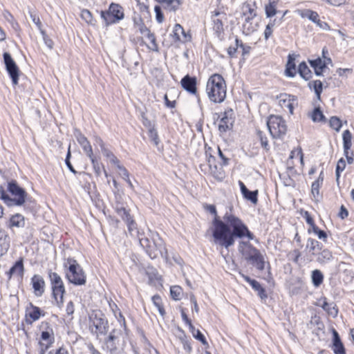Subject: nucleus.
<instances>
[{"mask_svg":"<svg viewBox=\"0 0 354 354\" xmlns=\"http://www.w3.org/2000/svg\"><path fill=\"white\" fill-rule=\"evenodd\" d=\"M206 209L215 215L212 230L214 244L228 249L234 245L236 238L247 237L249 240L254 239V234L239 217L226 212L221 220L216 214L214 205H207Z\"/></svg>","mask_w":354,"mask_h":354,"instance_id":"nucleus-1","label":"nucleus"},{"mask_svg":"<svg viewBox=\"0 0 354 354\" xmlns=\"http://www.w3.org/2000/svg\"><path fill=\"white\" fill-rule=\"evenodd\" d=\"M139 242L151 259H155L159 255L165 259H168V253L164 241L158 233L151 232L150 237L139 238Z\"/></svg>","mask_w":354,"mask_h":354,"instance_id":"nucleus-2","label":"nucleus"},{"mask_svg":"<svg viewBox=\"0 0 354 354\" xmlns=\"http://www.w3.org/2000/svg\"><path fill=\"white\" fill-rule=\"evenodd\" d=\"M206 93L209 100L214 103H221L226 97V84L220 74L212 75L206 84Z\"/></svg>","mask_w":354,"mask_h":354,"instance_id":"nucleus-3","label":"nucleus"},{"mask_svg":"<svg viewBox=\"0 0 354 354\" xmlns=\"http://www.w3.org/2000/svg\"><path fill=\"white\" fill-rule=\"evenodd\" d=\"M8 190L12 197L6 193L2 187H0V198L8 206H21L24 204L27 193L16 181L12 180L8 183Z\"/></svg>","mask_w":354,"mask_h":354,"instance_id":"nucleus-4","label":"nucleus"},{"mask_svg":"<svg viewBox=\"0 0 354 354\" xmlns=\"http://www.w3.org/2000/svg\"><path fill=\"white\" fill-rule=\"evenodd\" d=\"M238 250L248 262H250L259 270L265 268L266 261L260 251L249 241H241L239 243Z\"/></svg>","mask_w":354,"mask_h":354,"instance_id":"nucleus-5","label":"nucleus"},{"mask_svg":"<svg viewBox=\"0 0 354 354\" xmlns=\"http://www.w3.org/2000/svg\"><path fill=\"white\" fill-rule=\"evenodd\" d=\"M64 266L68 268L66 278L70 283L76 286L84 285L86 281V276L80 265L73 258H68L64 263Z\"/></svg>","mask_w":354,"mask_h":354,"instance_id":"nucleus-6","label":"nucleus"},{"mask_svg":"<svg viewBox=\"0 0 354 354\" xmlns=\"http://www.w3.org/2000/svg\"><path fill=\"white\" fill-rule=\"evenodd\" d=\"M48 277L50 281L52 294L57 306L62 308L64 304V295L66 292L64 282L61 277L54 272H49Z\"/></svg>","mask_w":354,"mask_h":354,"instance_id":"nucleus-7","label":"nucleus"},{"mask_svg":"<svg viewBox=\"0 0 354 354\" xmlns=\"http://www.w3.org/2000/svg\"><path fill=\"white\" fill-rule=\"evenodd\" d=\"M100 16L105 26H108L119 22L124 18V14L123 8L119 4L112 3L108 10L101 11Z\"/></svg>","mask_w":354,"mask_h":354,"instance_id":"nucleus-8","label":"nucleus"},{"mask_svg":"<svg viewBox=\"0 0 354 354\" xmlns=\"http://www.w3.org/2000/svg\"><path fill=\"white\" fill-rule=\"evenodd\" d=\"M267 126L274 138H281L287 132V125L281 116L270 115L267 121Z\"/></svg>","mask_w":354,"mask_h":354,"instance_id":"nucleus-9","label":"nucleus"},{"mask_svg":"<svg viewBox=\"0 0 354 354\" xmlns=\"http://www.w3.org/2000/svg\"><path fill=\"white\" fill-rule=\"evenodd\" d=\"M106 345L112 354H119L123 351L124 340L120 330L113 329L106 340Z\"/></svg>","mask_w":354,"mask_h":354,"instance_id":"nucleus-10","label":"nucleus"},{"mask_svg":"<svg viewBox=\"0 0 354 354\" xmlns=\"http://www.w3.org/2000/svg\"><path fill=\"white\" fill-rule=\"evenodd\" d=\"M89 328L97 336L105 335L108 332V321L101 313L93 314L90 317Z\"/></svg>","mask_w":354,"mask_h":354,"instance_id":"nucleus-11","label":"nucleus"},{"mask_svg":"<svg viewBox=\"0 0 354 354\" xmlns=\"http://www.w3.org/2000/svg\"><path fill=\"white\" fill-rule=\"evenodd\" d=\"M6 69L12 79V84L17 85L19 80V69L9 53L3 54Z\"/></svg>","mask_w":354,"mask_h":354,"instance_id":"nucleus-12","label":"nucleus"},{"mask_svg":"<svg viewBox=\"0 0 354 354\" xmlns=\"http://www.w3.org/2000/svg\"><path fill=\"white\" fill-rule=\"evenodd\" d=\"M212 20L213 30L218 37H221L224 32V21H227V15L225 12L215 10L212 12Z\"/></svg>","mask_w":354,"mask_h":354,"instance_id":"nucleus-13","label":"nucleus"},{"mask_svg":"<svg viewBox=\"0 0 354 354\" xmlns=\"http://www.w3.org/2000/svg\"><path fill=\"white\" fill-rule=\"evenodd\" d=\"M299 14L302 18L308 19L313 23L316 24L317 26H319L320 28H322L323 30H328L329 29V26L328 25V24L324 21H322L319 19V16L317 12L311 10L306 9V10H301L299 12Z\"/></svg>","mask_w":354,"mask_h":354,"instance_id":"nucleus-14","label":"nucleus"},{"mask_svg":"<svg viewBox=\"0 0 354 354\" xmlns=\"http://www.w3.org/2000/svg\"><path fill=\"white\" fill-rule=\"evenodd\" d=\"M233 111L230 109L228 111H225L222 114V117L218 122V130L221 133H225L230 130L233 127L234 120L232 118Z\"/></svg>","mask_w":354,"mask_h":354,"instance_id":"nucleus-15","label":"nucleus"},{"mask_svg":"<svg viewBox=\"0 0 354 354\" xmlns=\"http://www.w3.org/2000/svg\"><path fill=\"white\" fill-rule=\"evenodd\" d=\"M279 104L283 109H287L290 114L293 113L296 97L287 93H281L279 97Z\"/></svg>","mask_w":354,"mask_h":354,"instance_id":"nucleus-16","label":"nucleus"},{"mask_svg":"<svg viewBox=\"0 0 354 354\" xmlns=\"http://www.w3.org/2000/svg\"><path fill=\"white\" fill-rule=\"evenodd\" d=\"M342 138H343V145H344V155L347 159L348 164H352L353 162V158L352 156L353 153H351V155H349V150L351 147V139H352V135L349 130H345L343 132L342 134Z\"/></svg>","mask_w":354,"mask_h":354,"instance_id":"nucleus-17","label":"nucleus"},{"mask_svg":"<svg viewBox=\"0 0 354 354\" xmlns=\"http://www.w3.org/2000/svg\"><path fill=\"white\" fill-rule=\"evenodd\" d=\"M31 283L35 295L37 297L42 296L45 289V281L44 278L39 274H35L31 278Z\"/></svg>","mask_w":354,"mask_h":354,"instance_id":"nucleus-18","label":"nucleus"},{"mask_svg":"<svg viewBox=\"0 0 354 354\" xmlns=\"http://www.w3.org/2000/svg\"><path fill=\"white\" fill-rule=\"evenodd\" d=\"M317 305L322 307L328 315L333 317H335L338 314V309L337 306L333 302L328 303L326 297L319 299Z\"/></svg>","mask_w":354,"mask_h":354,"instance_id":"nucleus-19","label":"nucleus"},{"mask_svg":"<svg viewBox=\"0 0 354 354\" xmlns=\"http://www.w3.org/2000/svg\"><path fill=\"white\" fill-rule=\"evenodd\" d=\"M171 37L176 41H181L183 43L189 41L191 39L190 35L185 32L183 26L179 24H176L174 26Z\"/></svg>","mask_w":354,"mask_h":354,"instance_id":"nucleus-20","label":"nucleus"},{"mask_svg":"<svg viewBox=\"0 0 354 354\" xmlns=\"http://www.w3.org/2000/svg\"><path fill=\"white\" fill-rule=\"evenodd\" d=\"M182 87L192 94L196 93V80L195 77L185 75L180 81Z\"/></svg>","mask_w":354,"mask_h":354,"instance_id":"nucleus-21","label":"nucleus"},{"mask_svg":"<svg viewBox=\"0 0 354 354\" xmlns=\"http://www.w3.org/2000/svg\"><path fill=\"white\" fill-rule=\"evenodd\" d=\"M74 134L78 143L81 145L86 156L91 155L93 152V149L87 138L78 130H75Z\"/></svg>","mask_w":354,"mask_h":354,"instance_id":"nucleus-22","label":"nucleus"},{"mask_svg":"<svg viewBox=\"0 0 354 354\" xmlns=\"http://www.w3.org/2000/svg\"><path fill=\"white\" fill-rule=\"evenodd\" d=\"M239 185L243 197L253 204H257L258 202V190L250 191L241 180L239 181Z\"/></svg>","mask_w":354,"mask_h":354,"instance_id":"nucleus-23","label":"nucleus"},{"mask_svg":"<svg viewBox=\"0 0 354 354\" xmlns=\"http://www.w3.org/2000/svg\"><path fill=\"white\" fill-rule=\"evenodd\" d=\"M333 345L332 349L335 354H346L344 346L340 339L339 335L336 330H333Z\"/></svg>","mask_w":354,"mask_h":354,"instance_id":"nucleus-24","label":"nucleus"},{"mask_svg":"<svg viewBox=\"0 0 354 354\" xmlns=\"http://www.w3.org/2000/svg\"><path fill=\"white\" fill-rule=\"evenodd\" d=\"M41 315V309L39 307L34 306L32 303H30L26 307V317L27 319L30 318L31 319L30 323L38 320Z\"/></svg>","mask_w":354,"mask_h":354,"instance_id":"nucleus-25","label":"nucleus"},{"mask_svg":"<svg viewBox=\"0 0 354 354\" xmlns=\"http://www.w3.org/2000/svg\"><path fill=\"white\" fill-rule=\"evenodd\" d=\"M24 272L23 259L18 260L14 266L7 272V275L10 279L12 276L22 277Z\"/></svg>","mask_w":354,"mask_h":354,"instance_id":"nucleus-26","label":"nucleus"},{"mask_svg":"<svg viewBox=\"0 0 354 354\" xmlns=\"http://www.w3.org/2000/svg\"><path fill=\"white\" fill-rule=\"evenodd\" d=\"M9 247V236L4 230L0 228V257L6 253Z\"/></svg>","mask_w":354,"mask_h":354,"instance_id":"nucleus-27","label":"nucleus"},{"mask_svg":"<svg viewBox=\"0 0 354 354\" xmlns=\"http://www.w3.org/2000/svg\"><path fill=\"white\" fill-rule=\"evenodd\" d=\"M25 225L24 217L20 214H15L12 215L9 221L8 222L7 227L9 228L12 227H24Z\"/></svg>","mask_w":354,"mask_h":354,"instance_id":"nucleus-28","label":"nucleus"},{"mask_svg":"<svg viewBox=\"0 0 354 354\" xmlns=\"http://www.w3.org/2000/svg\"><path fill=\"white\" fill-rule=\"evenodd\" d=\"M254 18L245 17L243 24V32L250 35L257 29L258 24L254 21Z\"/></svg>","mask_w":354,"mask_h":354,"instance_id":"nucleus-29","label":"nucleus"},{"mask_svg":"<svg viewBox=\"0 0 354 354\" xmlns=\"http://www.w3.org/2000/svg\"><path fill=\"white\" fill-rule=\"evenodd\" d=\"M309 62L311 67L313 68L315 75L317 76L322 75L323 71L326 68L325 63L322 61V59L317 57L315 59L310 60Z\"/></svg>","mask_w":354,"mask_h":354,"instance_id":"nucleus-30","label":"nucleus"},{"mask_svg":"<svg viewBox=\"0 0 354 354\" xmlns=\"http://www.w3.org/2000/svg\"><path fill=\"white\" fill-rule=\"evenodd\" d=\"M306 250L315 255L321 250L320 244L317 241L309 238L307 240Z\"/></svg>","mask_w":354,"mask_h":354,"instance_id":"nucleus-31","label":"nucleus"},{"mask_svg":"<svg viewBox=\"0 0 354 354\" xmlns=\"http://www.w3.org/2000/svg\"><path fill=\"white\" fill-rule=\"evenodd\" d=\"M125 223L127 225L128 231L131 236H136V237H138V239H139V238L142 237V234L137 230V225H136V222L132 219L131 217L130 218L127 219L125 221Z\"/></svg>","mask_w":354,"mask_h":354,"instance_id":"nucleus-32","label":"nucleus"},{"mask_svg":"<svg viewBox=\"0 0 354 354\" xmlns=\"http://www.w3.org/2000/svg\"><path fill=\"white\" fill-rule=\"evenodd\" d=\"M243 15L245 17L254 18L257 15L256 8L254 5L249 3H244L242 6Z\"/></svg>","mask_w":354,"mask_h":354,"instance_id":"nucleus-33","label":"nucleus"},{"mask_svg":"<svg viewBox=\"0 0 354 354\" xmlns=\"http://www.w3.org/2000/svg\"><path fill=\"white\" fill-rule=\"evenodd\" d=\"M322 185V180L317 179L314 181L311 185V194L313 199L315 201H318L320 198L319 188Z\"/></svg>","mask_w":354,"mask_h":354,"instance_id":"nucleus-34","label":"nucleus"},{"mask_svg":"<svg viewBox=\"0 0 354 354\" xmlns=\"http://www.w3.org/2000/svg\"><path fill=\"white\" fill-rule=\"evenodd\" d=\"M298 72L301 77L306 80H309L312 76L310 70L304 62L299 64Z\"/></svg>","mask_w":354,"mask_h":354,"instance_id":"nucleus-35","label":"nucleus"},{"mask_svg":"<svg viewBox=\"0 0 354 354\" xmlns=\"http://www.w3.org/2000/svg\"><path fill=\"white\" fill-rule=\"evenodd\" d=\"M312 283L315 287H319L324 281V275L319 270H315L311 274Z\"/></svg>","mask_w":354,"mask_h":354,"instance_id":"nucleus-36","label":"nucleus"},{"mask_svg":"<svg viewBox=\"0 0 354 354\" xmlns=\"http://www.w3.org/2000/svg\"><path fill=\"white\" fill-rule=\"evenodd\" d=\"M278 3L269 1V3L266 6V15L267 17H272L277 14H281V12L277 10Z\"/></svg>","mask_w":354,"mask_h":354,"instance_id":"nucleus-37","label":"nucleus"},{"mask_svg":"<svg viewBox=\"0 0 354 354\" xmlns=\"http://www.w3.org/2000/svg\"><path fill=\"white\" fill-rule=\"evenodd\" d=\"M296 73V66L295 59L291 56H288V60L286 64V75L288 77H294Z\"/></svg>","mask_w":354,"mask_h":354,"instance_id":"nucleus-38","label":"nucleus"},{"mask_svg":"<svg viewBox=\"0 0 354 354\" xmlns=\"http://www.w3.org/2000/svg\"><path fill=\"white\" fill-rule=\"evenodd\" d=\"M3 16L4 19L10 23L12 28L15 30L18 31L19 30V25L17 21L15 19L13 15L8 10H4L3 12Z\"/></svg>","mask_w":354,"mask_h":354,"instance_id":"nucleus-39","label":"nucleus"},{"mask_svg":"<svg viewBox=\"0 0 354 354\" xmlns=\"http://www.w3.org/2000/svg\"><path fill=\"white\" fill-rule=\"evenodd\" d=\"M251 286L252 288L257 292L258 295L261 297V299H264L268 297V295L266 292L265 289L261 286V285L257 281H252Z\"/></svg>","mask_w":354,"mask_h":354,"instance_id":"nucleus-40","label":"nucleus"},{"mask_svg":"<svg viewBox=\"0 0 354 354\" xmlns=\"http://www.w3.org/2000/svg\"><path fill=\"white\" fill-rule=\"evenodd\" d=\"M115 212L117 214L121 216V218L126 221L127 219L130 218L131 216L128 210L126 209L125 207L122 205H117L115 207Z\"/></svg>","mask_w":354,"mask_h":354,"instance_id":"nucleus-41","label":"nucleus"},{"mask_svg":"<svg viewBox=\"0 0 354 354\" xmlns=\"http://www.w3.org/2000/svg\"><path fill=\"white\" fill-rule=\"evenodd\" d=\"M170 294L173 299L178 301L181 298L183 290L181 287L178 286H174L170 288Z\"/></svg>","mask_w":354,"mask_h":354,"instance_id":"nucleus-42","label":"nucleus"},{"mask_svg":"<svg viewBox=\"0 0 354 354\" xmlns=\"http://www.w3.org/2000/svg\"><path fill=\"white\" fill-rule=\"evenodd\" d=\"M145 30H146V36L147 37V38L150 40V41L151 43V47H149V48L153 51H158V44L156 41V37H155L154 34L151 32L150 30L147 28H145Z\"/></svg>","mask_w":354,"mask_h":354,"instance_id":"nucleus-43","label":"nucleus"},{"mask_svg":"<svg viewBox=\"0 0 354 354\" xmlns=\"http://www.w3.org/2000/svg\"><path fill=\"white\" fill-rule=\"evenodd\" d=\"M152 301L154 306L158 308L160 314L164 315L165 310L162 304V299L158 295L152 297Z\"/></svg>","mask_w":354,"mask_h":354,"instance_id":"nucleus-44","label":"nucleus"},{"mask_svg":"<svg viewBox=\"0 0 354 354\" xmlns=\"http://www.w3.org/2000/svg\"><path fill=\"white\" fill-rule=\"evenodd\" d=\"M313 85L315 93L318 100H320L321 93L322 92V82L320 80H315L309 83V86Z\"/></svg>","mask_w":354,"mask_h":354,"instance_id":"nucleus-45","label":"nucleus"},{"mask_svg":"<svg viewBox=\"0 0 354 354\" xmlns=\"http://www.w3.org/2000/svg\"><path fill=\"white\" fill-rule=\"evenodd\" d=\"M81 17L87 24L91 25L95 24V20L91 12L88 10H83L81 12Z\"/></svg>","mask_w":354,"mask_h":354,"instance_id":"nucleus-46","label":"nucleus"},{"mask_svg":"<svg viewBox=\"0 0 354 354\" xmlns=\"http://www.w3.org/2000/svg\"><path fill=\"white\" fill-rule=\"evenodd\" d=\"M190 331L192 332L193 336L198 340H199L200 342H201V343L203 344V345H206L207 344V342L206 341V339L205 337H204V335L201 333V331L198 329H196L194 328V326H193V328H190Z\"/></svg>","mask_w":354,"mask_h":354,"instance_id":"nucleus-47","label":"nucleus"},{"mask_svg":"<svg viewBox=\"0 0 354 354\" xmlns=\"http://www.w3.org/2000/svg\"><path fill=\"white\" fill-rule=\"evenodd\" d=\"M102 153L105 157L109 159L112 164L115 165L118 162H120L117 157L107 148L103 149V150H102Z\"/></svg>","mask_w":354,"mask_h":354,"instance_id":"nucleus-48","label":"nucleus"},{"mask_svg":"<svg viewBox=\"0 0 354 354\" xmlns=\"http://www.w3.org/2000/svg\"><path fill=\"white\" fill-rule=\"evenodd\" d=\"M148 136L151 141L158 147L160 142L159 137L158 135V132L156 129L153 127L151 129L148 130Z\"/></svg>","mask_w":354,"mask_h":354,"instance_id":"nucleus-49","label":"nucleus"},{"mask_svg":"<svg viewBox=\"0 0 354 354\" xmlns=\"http://www.w3.org/2000/svg\"><path fill=\"white\" fill-rule=\"evenodd\" d=\"M311 118L314 122H321L325 120V117L319 108H315L311 115Z\"/></svg>","mask_w":354,"mask_h":354,"instance_id":"nucleus-50","label":"nucleus"},{"mask_svg":"<svg viewBox=\"0 0 354 354\" xmlns=\"http://www.w3.org/2000/svg\"><path fill=\"white\" fill-rule=\"evenodd\" d=\"M345 167V160L343 158L339 159V161L337 162L335 171L336 180L337 182L339 181V178L340 177V172L344 170Z\"/></svg>","mask_w":354,"mask_h":354,"instance_id":"nucleus-51","label":"nucleus"},{"mask_svg":"<svg viewBox=\"0 0 354 354\" xmlns=\"http://www.w3.org/2000/svg\"><path fill=\"white\" fill-rule=\"evenodd\" d=\"M235 43H236V47H239L242 49V55L245 56L248 55L250 52L251 47L244 44L241 40L238 39L237 37L235 39Z\"/></svg>","mask_w":354,"mask_h":354,"instance_id":"nucleus-52","label":"nucleus"},{"mask_svg":"<svg viewBox=\"0 0 354 354\" xmlns=\"http://www.w3.org/2000/svg\"><path fill=\"white\" fill-rule=\"evenodd\" d=\"M180 4V0H168L165 3V8L170 11H176Z\"/></svg>","mask_w":354,"mask_h":354,"instance_id":"nucleus-53","label":"nucleus"},{"mask_svg":"<svg viewBox=\"0 0 354 354\" xmlns=\"http://www.w3.org/2000/svg\"><path fill=\"white\" fill-rule=\"evenodd\" d=\"M257 136L259 138V140L261 142V145L262 147H263L265 149L268 150L269 149V145L268 138L264 134V133L260 130L257 131Z\"/></svg>","mask_w":354,"mask_h":354,"instance_id":"nucleus-54","label":"nucleus"},{"mask_svg":"<svg viewBox=\"0 0 354 354\" xmlns=\"http://www.w3.org/2000/svg\"><path fill=\"white\" fill-rule=\"evenodd\" d=\"M329 123H330V127L337 131H339V129L342 127L341 120L337 117H335V116L331 117V118L330 119Z\"/></svg>","mask_w":354,"mask_h":354,"instance_id":"nucleus-55","label":"nucleus"},{"mask_svg":"<svg viewBox=\"0 0 354 354\" xmlns=\"http://www.w3.org/2000/svg\"><path fill=\"white\" fill-rule=\"evenodd\" d=\"M40 33L42 35L43 40L46 46L50 50L53 49L54 45L53 41L50 38H49V37L46 35L45 30H42Z\"/></svg>","mask_w":354,"mask_h":354,"instance_id":"nucleus-56","label":"nucleus"},{"mask_svg":"<svg viewBox=\"0 0 354 354\" xmlns=\"http://www.w3.org/2000/svg\"><path fill=\"white\" fill-rule=\"evenodd\" d=\"M117 169H118L119 171V175L122 178H124V177H128L129 176V171H127V169L120 164V162H118V164L115 165Z\"/></svg>","mask_w":354,"mask_h":354,"instance_id":"nucleus-57","label":"nucleus"},{"mask_svg":"<svg viewBox=\"0 0 354 354\" xmlns=\"http://www.w3.org/2000/svg\"><path fill=\"white\" fill-rule=\"evenodd\" d=\"M154 11L156 12V21L159 24H161L163 21V20H164V16H163V14L162 12L161 8L160 6H156L155 8H154Z\"/></svg>","mask_w":354,"mask_h":354,"instance_id":"nucleus-58","label":"nucleus"},{"mask_svg":"<svg viewBox=\"0 0 354 354\" xmlns=\"http://www.w3.org/2000/svg\"><path fill=\"white\" fill-rule=\"evenodd\" d=\"M332 257V254L330 251L328 250H324L322 251L318 257V261H322L323 259H327L329 260Z\"/></svg>","mask_w":354,"mask_h":354,"instance_id":"nucleus-59","label":"nucleus"},{"mask_svg":"<svg viewBox=\"0 0 354 354\" xmlns=\"http://www.w3.org/2000/svg\"><path fill=\"white\" fill-rule=\"evenodd\" d=\"M30 17L32 21V22L37 26L38 29L39 30L40 32L44 30L42 29L41 22L39 18V17L36 16L35 15H33L32 13H30Z\"/></svg>","mask_w":354,"mask_h":354,"instance_id":"nucleus-60","label":"nucleus"},{"mask_svg":"<svg viewBox=\"0 0 354 354\" xmlns=\"http://www.w3.org/2000/svg\"><path fill=\"white\" fill-rule=\"evenodd\" d=\"M114 307L115 308V310L113 309V307L112 308V310L114 313V315H115V317L118 319V320L120 322H124V317L122 315V313L120 312V310L118 309V306L116 304H114Z\"/></svg>","mask_w":354,"mask_h":354,"instance_id":"nucleus-61","label":"nucleus"},{"mask_svg":"<svg viewBox=\"0 0 354 354\" xmlns=\"http://www.w3.org/2000/svg\"><path fill=\"white\" fill-rule=\"evenodd\" d=\"M272 29L273 24H268L264 30V37L266 40L268 39V38L272 35Z\"/></svg>","mask_w":354,"mask_h":354,"instance_id":"nucleus-62","label":"nucleus"},{"mask_svg":"<svg viewBox=\"0 0 354 354\" xmlns=\"http://www.w3.org/2000/svg\"><path fill=\"white\" fill-rule=\"evenodd\" d=\"M75 307L74 304L72 301H70L67 303L66 307V313L68 316L73 315L74 313Z\"/></svg>","mask_w":354,"mask_h":354,"instance_id":"nucleus-63","label":"nucleus"},{"mask_svg":"<svg viewBox=\"0 0 354 354\" xmlns=\"http://www.w3.org/2000/svg\"><path fill=\"white\" fill-rule=\"evenodd\" d=\"M212 174L216 179L220 181L225 177L224 171L221 168L217 172H214L212 170Z\"/></svg>","mask_w":354,"mask_h":354,"instance_id":"nucleus-64","label":"nucleus"}]
</instances>
